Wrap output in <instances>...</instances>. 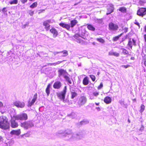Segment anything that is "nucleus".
Returning <instances> with one entry per match:
<instances>
[{
	"label": "nucleus",
	"mask_w": 146,
	"mask_h": 146,
	"mask_svg": "<svg viewBox=\"0 0 146 146\" xmlns=\"http://www.w3.org/2000/svg\"><path fill=\"white\" fill-rule=\"evenodd\" d=\"M66 137L67 139L70 141L82 139L84 137V134L82 131H80L73 133L72 131H67Z\"/></svg>",
	"instance_id": "f257e3e1"
},
{
	"label": "nucleus",
	"mask_w": 146,
	"mask_h": 146,
	"mask_svg": "<svg viewBox=\"0 0 146 146\" xmlns=\"http://www.w3.org/2000/svg\"><path fill=\"white\" fill-rule=\"evenodd\" d=\"M9 123L7 117L4 116H0V128L4 130L9 129Z\"/></svg>",
	"instance_id": "f03ea898"
},
{
	"label": "nucleus",
	"mask_w": 146,
	"mask_h": 146,
	"mask_svg": "<svg viewBox=\"0 0 146 146\" xmlns=\"http://www.w3.org/2000/svg\"><path fill=\"white\" fill-rule=\"evenodd\" d=\"M77 23L78 21L77 20L74 19L70 21V25L66 23H61L59 25L60 26L66 29L67 30H69L70 27L72 28Z\"/></svg>",
	"instance_id": "7ed1b4c3"
},
{
	"label": "nucleus",
	"mask_w": 146,
	"mask_h": 146,
	"mask_svg": "<svg viewBox=\"0 0 146 146\" xmlns=\"http://www.w3.org/2000/svg\"><path fill=\"white\" fill-rule=\"evenodd\" d=\"M59 76L60 77L61 76H63L64 78L68 82L69 84H71L72 83L71 80L70 78L68 76V74L63 69H60L58 71Z\"/></svg>",
	"instance_id": "20e7f679"
},
{
	"label": "nucleus",
	"mask_w": 146,
	"mask_h": 146,
	"mask_svg": "<svg viewBox=\"0 0 146 146\" xmlns=\"http://www.w3.org/2000/svg\"><path fill=\"white\" fill-rule=\"evenodd\" d=\"M66 86H65L62 91L60 92H57L56 93V95L58 99L62 101L64 103L66 102V101L64 100V99L66 92Z\"/></svg>",
	"instance_id": "39448f33"
},
{
	"label": "nucleus",
	"mask_w": 146,
	"mask_h": 146,
	"mask_svg": "<svg viewBox=\"0 0 146 146\" xmlns=\"http://www.w3.org/2000/svg\"><path fill=\"white\" fill-rule=\"evenodd\" d=\"M15 119L17 120H26L27 119V115L25 113H22L20 114L14 115Z\"/></svg>",
	"instance_id": "423d86ee"
},
{
	"label": "nucleus",
	"mask_w": 146,
	"mask_h": 146,
	"mask_svg": "<svg viewBox=\"0 0 146 146\" xmlns=\"http://www.w3.org/2000/svg\"><path fill=\"white\" fill-rule=\"evenodd\" d=\"M21 126L24 129H27L33 126V124L31 121H27L22 123Z\"/></svg>",
	"instance_id": "0eeeda50"
},
{
	"label": "nucleus",
	"mask_w": 146,
	"mask_h": 146,
	"mask_svg": "<svg viewBox=\"0 0 146 146\" xmlns=\"http://www.w3.org/2000/svg\"><path fill=\"white\" fill-rule=\"evenodd\" d=\"M87 98L84 96H81L80 97L78 103L80 106H81L84 105L86 102Z\"/></svg>",
	"instance_id": "6e6552de"
},
{
	"label": "nucleus",
	"mask_w": 146,
	"mask_h": 146,
	"mask_svg": "<svg viewBox=\"0 0 146 146\" xmlns=\"http://www.w3.org/2000/svg\"><path fill=\"white\" fill-rule=\"evenodd\" d=\"M137 15L143 17L146 14V8H141L137 12Z\"/></svg>",
	"instance_id": "1a4fd4ad"
},
{
	"label": "nucleus",
	"mask_w": 146,
	"mask_h": 146,
	"mask_svg": "<svg viewBox=\"0 0 146 146\" xmlns=\"http://www.w3.org/2000/svg\"><path fill=\"white\" fill-rule=\"evenodd\" d=\"M109 28L110 30L116 31L118 29V27L116 24L111 22L109 24Z\"/></svg>",
	"instance_id": "9d476101"
},
{
	"label": "nucleus",
	"mask_w": 146,
	"mask_h": 146,
	"mask_svg": "<svg viewBox=\"0 0 146 146\" xmlns=\"http://www.w3.org/2000/svg\"><path fill=\"white\" fill-rule=\"evenodd\" d=\"M15 118L14 115L13 117H11V126L12 128H15L18 127V125L17 123L15 121Z\"/></svg>",
	"instance_id": "9b49d317"
},
{
	"label": "nucleus",
	"mask_w": 146,
	"mask_h": 146,
	"mask_svg": "<svg viewBox=\"0 0 146 146\" xmlns=\"http://www.w3.org/2000/svg\"><path fill=\"white\" fill-rule=\"evenodd\" d=\"M14 105L18 108H23L25 106V103L23 102L19 101H16L14 102Z\"/></svg>",
	"instance_id": "f8f14e48"
},
{
	"label": "nucleus",
	"mask_w": 146,
	"mask_h": 146,
	"mask_svg": "<svg viewBox=\"0 0 146 146\" xmlns=\"http://www.w3.org/2000/svg\"><path fill=\"white\" fill-rule=\"evenodd\" d=\"M51 20L49 19L44 21L43 23V25L45 27V28L47 31H48L50 29V25L49 23L51 22Z\"/></svg>",
	"instance_id": "ddd939ff"
},
{
	"label": "nucleus",
	"mask_w": 146,
	"mask_h": 146,
	"mask_svg": "<svg viewBox=\"0 0 146 146\" xmlns=\"http://www.w3.org/2000/svg\"><path fill=\"white\" fill-rule=\"evenodd\" d=\"M37 98V94H35L33 96V98L31 101H29L28 104V107H31V106L35 102Z\"/></svg>",
	"instance_id": "4468645a"
},
{
	"label": "nucleus",
	"mask_w": 146,
	"mask_h": 146,
	"mask_svg": "<svg viewBox=\"0 0 146 146\" xmlns=\"http://www.w3.org/2000/svg\"><path fill=\"white\" fill-rule=\"evenodd\" d=\"M61 83L59 81H56L54 84L53 86L54 88L59 89L61 86Z\"/></svg>",
	"instance_id": "2eb2a0df"
},
{
	"label": "nucleus",
	"mask_w": 146,
	"mask_h": 146,
	"mask_svg": "<svg viewBox=\"0 0 146 146\" xmlns=\"http://www.w3.org/2000/svg\"><path fill=\"white\" fill-rule=\"evenodd\" d=\"M21 133L20 129H18L16 130H13L10 132L11 135H19Z\"/></svg>",
	"instance_id": "dca6fc26"
},
{
	"label": "nucleus",
	"mask_w": 146,
	"mask_h": 146,
	"mask_svg": "<svg viewBox=\"0 0 146 146\" xmlns=\"http://www.w3.org/2000/svg\"><path fill=\"white\" fill-rule=\"evenodd\" d=\"M104 101L106 104H109L111 102V99L109 96H107L105 98Z\"/></svg>",
	"instance_id": "f3484780"
},
{
	"label": "nucleus",
	"mask_w": 146,
	"mask_h": 146,
	"mask_svg": "<svg viewBox=\"0 0 146 146\" xmlns=\"http://www.w3.org/2000/svg\"><path fill=\"white\" fill-rule=\"evenodd\" d=\"M135 41L133 39H132V41L130 39L129 40L128 44L131 48H132L133 45H135Z\"/></svg>",
	"instance_id": "a211bd4d"
},
{
	"label": "nucleus",
	"mask_w": 146,
	"mask_h": 146,
	"mask_svg": "<svg viewBox=\"0 0 146 146\" xmlns=\"http://www.w3.org/2000/svg\"><path fill=\"white\" fill-rule=\"evenodd\" d=\"M50 32L53 34V37H55L58 35L57 31L54 28H52L50 30Z\"/></svg>",
	"instance_id": "6ab92c4d"
},
{
	"label": "nucleus",
	"mask_w": 146,
	"mask_h": 146,
	"mask_svg": "<svg viewBox=\"0 0 146 146\" xmlns=\"http://www.w3.org/2000/svg\"><path fill=\"white\" fill-rule=\"evenodd\" d=\"M109 55H113L116 57H118L119 56V54L116 52H114L113 51H111L109 52Z\"/></svg>",
	"instance_id": "aec40b11"
},
{
	"label": "nucleus",
	"mask_w": 146,
	"mask_h": 146,
	"mask_svg": "<svg viewBox=\"0 0 146 146\" xmlns=\"http://www.w3.org/2000/svg\"><path fill=\"white\" fill-rule=\"evenodd\" d=\"M51 86V85L50 84H48L46 89V92L48 96L49 95L50 93V88Z\"/></svg>",
	"instance_id": "412c9836"
},
{
	"label": "nucleus",
	"mask_w": 146,
	"mask_h": 146,
	"mask_svg": "<svg viewBox=\"0 0 146 146\" xmlns=\"http://www.w3.org/2000/svg\"><path fill=\"white\" fill-rule=\"evenodd\" d=\"M113 9L114 8L113 5L110 6V8L108 9V12L106 13L107 15H108L112 12L113 11Z\"/></svg>",
	"instance_id": "4be33fe9"
},
{
	"label": "nucleus",
	"mask_w": 146,
	"mask_h": 146,
	"mask_svg": "<svg viewBox=\"0 0 146 146\" xmlns=\"http://www.w3.org/2000/svg\"><path fill=\"white\" fill-rule=\"evenodd\" d=\"M71 98L73 99L77 95V94L75 91L73 90L71 92Z\"/></svg>",
	"instance_id": "5701e85b"
},
{
	"label": "nucleus",
	"mask_w": 146,
	"mask_h": 146,
	"mask_svg": "<svg viewBox=\"0 0 146 146\" xmlns=\"http://www.w3.org/2000/svg\"><path fill=\"white\" fill-rule=\"evenodd\" d=\"M83 84L85 85H87L89 83V81L88 78L87 77L85 78L83 81Z\"/></svg>",
	"instance_id": "b1692460"
},
{
	"label": "nucleus",
	"mask_w": 146,
	"mask_h": 146,
	"mask_svg": "<svg viewBox=\"0 0 146 146\" xmlns=\"http://www.w3.org/2000/svg\"><path fill=\"white\" fill-rule=\"evenodd\" d=\"M60 53H63V54L62 55V56L63 57L66 56L68 54V51L66 50H64L62 51H60Z\"/></svg>",
	"instance_id": "393cba45"
},
{
	"label": "nucleus",
	"mask_w": 146,
	"mask_h": 146,
	"mask_svg": "<svg viewBox=\"0 0 146 146\" xmlns=\"http://www.w3.org/2000/svg\"><path fill=\"white\" fill-rule=\"evenodd\" d=\"M87 28L88 29L92 31H94L95 29V28L91 25H88L87 26Z\"/></svg>",
	"instance_id": "a878e982"
},
{
	"label": "nucleus",
	"mask_w": 146,
	"mask_h": 146,
	"mask_svg": "<svg viewBox=\"0 0 146 146\" xmlns=\"http://www.w3.org/2000/svg\"><path fill=\"white\" fill-rule=\"evenodd\" d=\"M119 10L122 13H125L126 11V9L125 7H121L119 9Z\"/></svg>",
	"instance_id": "bb28decb"
},
{
	"label": "nucleus",
	"mask_w": 146,
	"mask_h": 146,
	"mask_svg": "<svg viewBox=\"0 0 146 146\" xmlns=\"http://www.w3.org/2000/svg\"><path fill=\"white\" fill-rule=\"evenodd\" d=\"M18 0H13L9 2V3L11 4H16L18 3Z\"/></svg>",
	"instance_id": "cd10ccee"
},
{
	"label": "nucleus",
	"mask_w": 146,
	"mask_h": 146,
	"mask_svg": "<svg viewBox=\"0 0 146 146\" xmlns=\"http://www.w3.org/2000/svg\"><path fill=\"white\" fill-rule=\"evenodd\" d=\"M96 39L97 41L102 43H104L105 42L104 40L101 38H97Z\"/></svg>",
	"instance_id": "c85d7f7f"
},
{
	"label": "nucleus",
	"mask_w": 146,
	"mask_h": 146,
	"mask_svg": "<svg viewBox=\"0 0 146 146\" xmlns=\"http://www.w3.org/2000/svg\"><path fill=\"white\" fill-rule=\"evenodd\" d=\"M37 5V2H35L33 3V4L31 5L30 7L31 8H33L36 7Z\"/></svg>",
	"instance_id": "c756f323"
},
{
	"label": "nucleus",
	"mask_w": 146,
	"mask_h": 146,
	"mask_svg": "<svg viewBox=\"0 0 146 146\" xmlns=\"http://www.w3.org/2000/svg\"><path fill=\"white\" fill-rule=\"evenodd\" d=\"M121 50H122V52L125 55H127L128 54V51L124 48H122Z\"/></svg>",
	"instance_id": "7c9ffc66"
},
{
	"label": "nucleus",
	"mask_w": 146,
	"mask_h": 146,
	"mask_svg": "<svg viewBox=\"0 0 146 146\" xmlns=\"http://www.w3.org/2000/svg\"><path fill=\"white\" fill-rule=\"evenodd\" d=\"M123 33H121L118 36H116L113 38V40L114 41H117L118 38L123 35Z\"/></svg>",
	"instance_id": "2f4dec72"
},
{
	"label": "nucleus",
	"mask_w": 146,
	"mask_h": 146,
	"mask_svg": "<svg viewBox=\"0 0 146 146\" xmlns=\"http://www.w3.org/2000/svg\"><path fill=\"white\" fill-rule=\"evenodd\" d=\"M144 51L146 53V46L143 49V52L141 54L143 57H145V54H144Z\"/></svg>",
	"instance_id": "473e14b6"
},
{
	"label": "nucleus",
	"mask_w": 146,
	"mask_h": 146,
	"mask_svg": "<svg viewBox=\"0 0 146 146\" xmlns=\"http://www.w3.org/2000/svg\"><path fill=\"white\" fill-rule=\"evenodd\" d=\"M141 109L140 110V111L141 113L145 109V106L143 105H142L141 106Z\"/></svg>",
	"instance_id": "72a5a7b5"
},
{
	"label": "nucleus",
	"mask_w": 146,
	"mask_h": 146,
	"mask_svg": "<svg viewBox=\"0 0 146 146\" xmlns=\"http://www.w3.org/2000/svg\"><path fill=\"white\" fill-rule=\"evenodd\" d=\"M3 103L2 102L0 101V112H1V113H3V111H2L1 110V108H3Z\"/></svg>",
	"instance_id": "f704fd0d"
},
{
	"label": "nucleus",
	"mask_w": 146,
	"mask_h": 146,
	"mask_svg": "<svg viewBox=\"0 0 146 146\" xmlns=\"http://www.w3.org/2000/svg\"><path fill=\"white\" fill-rule=\"evenodd\" d=\"M90 76L93 81H95L96 77L94 76L93 75H90Z\"/></svg>",
	"instance_id": "c9c22d12"
},
{
	"label": "nucleus",
	"mask_w": 146,
	"mask_h": 146,
	"mask_svg": "<svg viewBox=\"0 0 146 146\" xmlns=\"http://www.w3.org/2000/svg\"><path fill=\"white\" fill-rule=\"evenodd\" d=\"M61 62H62L61 61H58V62H55V63H51V65L55 66L56 65L59 64L61 63Z\"/></svg>",
	"instance_id": "e433bc0d"
},
{
	"label": "nucleus",
	"mask_w": 146,
	"mask_h": 146,
	"mask_svg": "<svg viewBox=\"0 0 146 146\" xmlns=\"http://www.w3.org/2000/svg\"><path fill=\"white\" fill-rule=\"evenodd\" d=\"M50 52H52L53 54H54V56H55L57 54L59 53H60V52H52L50 51Z\"/></svg>",
	"instance_id": "4c0bfd02"
},
{
	"label": "nucleus",
	"mask_w": 146,
	"mask_h": 146,
	"mask_svg": "<svg viewBox=\"0 0 146 146\" xmlns=\"http://www.w3.org/2000/svg\"><path fill=\"white\" fill-rule=\"evenodd\" d=\"M93 94L94 96H97L98 95L99 92H94L93 93Z\"/></svg>",
	"instance_id": "58836bf2"
},
{
	"label": "nucleus",
	"mask_w": 146,
	"mask_h": 146,
	"mask_svg": "<svg viewBox=\"0 0 146 146\" xmlns=\"http://www.w3.org/2000/svg\"><path fill=\"white\" fill-rule=\"evenodd\" d=\"M103 86V84L102 83H100V86L98 87V89H101V88H102Z\"/></svg>",
	"instance_id": "ea45409f"
},
{
	"label": "nucleus",
	"mask_w": 146,
	"mask_h": 146,
	"mask_svg": "<svg viewBox=\"0 0 146 146\" xmlns=\"http://www.w3.org/2000/svg\"><path fill=\"white\" fill-rule=\"evenodd\" d=\"M7 11V7H4V8L3 9H2V11L3 12H6Z\"/></svg>",
	"instance_id": "a19ab883"
},
{
	"label": "nucleus",
	"mask_w": 146,
	"mask_h": 146,
	"mask_svg": "<svg viewBox=\"0 0 146 146\" xmlns=\"http://www.w3.org/2000/svg\"><path fill=\"white\" fill-rule=\"evenodd\" d=\"M21 2L23 3H25L26 2L27 0H21Z\"/></svg>",
	"instance_id": "79ce46f5"
},
{
	"label": "nucleus",
	"mask_w": 146,
	"mask_h": 146,
	"mask_svg": "<svg viewBox=\"0 0 146 146\" xmlns=\"http://www.w3.org/2000/svg\"><path fill=\"white\" fill-rule=\"evenodd\" d=\"M34 13L33 11H31L29 13V14L31 16H32Z\"/></svg>",
	"instance_id": "37998d69"
},
{
	"label": "nucleus",
	"mask_w": 146,
	"mask_h": 146,
	"mask_svg": "<svg viewBox=\"0 0 146 146\" xmlns=\"http://www.w3.org/2000/svg\"><path fill=\"white\" fill-rule=\"evenodd\" d=\"M28 26V24H26L23 25L22 26V28H25L26 27V26Z\"/></svg>",
	"instance_id": "c03bdc74"
},
{
	"label": "nucleus",
	"mask_w": 146,
	"mask_h": 146,
	"mask_svg": "<svg viewBox=\"0 0 146 146\" xmlns=\"http://www.w3.org/2000/svg\"><path fill=\"white\" fill-rule=\"evenodd\" d=\"M129 66L128 65H123L122 67L125 68H127L129 67Z\"/></svg>",
	"instance_id": "a18cd8bd"
},
{
	"label": "nucleus",
	"mask_w": 146,
	"mask_h": 146,
	"mask_svg": "<svg viewBox=\"0 0 146 146\" xmlns=\"http://www.w3.org/2000/svg\"><path fill=\"white\" fill-rule=\"evenodd\" d=\"M135 23L136 25H137L139 27V23L138 22H137L136 21V20L135 21Z\"/></svg>",
	"instance_id": "49530a36"
},
{
	"label": "nucleus",
	"mask_w": 146,
	"mask_h": 146,
	"mask_svg": "<svg viewBox=\"0 0 146 146\" xmlns=\"http://www.w3.org/2000/svg\"><path fill=\"white\" fill-rule=\"evenodd\" d=\"M77 41L78 43H81L82 41V40H81L78 39L77 40Z\"/></svg>",
	"instance_id": "de8ad7c7"
},
{
	"label": "nucleus",
	"mask_w": 146,
	"mask_h": 146,
	"mask_svg": "<svg viewBox=\"0 0 146 146\" xmlns=\"http://www.w3.org/2000/svg\"><path fill=\"white\" fill-rule=\"evenodd\" d=\"M127 28H125V29H124V31L125 33L127 32Z\"/></svg>",
	"instance_id": "09e8293b"
},
{
	"label": "nucleus",
	"mask_w": 146,
	"mask_h": 146,
	"mask_svg": "<svg viewBox=\"0 0 146 146\" xmlns=\"http://www.w3.org/2000/svg\"><path fill=\"white\" fill-rule=\"evenodd\" d=\"M96 110L98 111H100V108L99 107H96Z\"/></svg>",
	"instance_id": "8fccbe9b"
},
{
	"label": "nucleus",
	"mask_w": 146,
	"mask_h": 146,
	"mask_svg": "<svg viewBox=\"0 0 146 146\" xmlns=\"http://www.w3.org/2000/svg\"><path fill=\"white\" fill-rule=\"evenodd\" d=\"M144 38L145 40V42H146V35H144Z\"/></svg>",
	"instance_id": "3c124183"
},
{
	"label": "nucleus",
	"mask_w": 146,
	"mask_h": 146,
	"mask_svg": "<svg viewBox=\"0 0 146 146\" xmlns=\"http://www.w3.org/2000/svg\"><path fill=\"white\" fill-rule=\"evenodd\" d=\"M85 122L84 121H82L81 122V123L82 124H85Z\"/></svg>",
	"instance_id": "603ef678"
},
{
	"label": "nucleus",
	"mask_w": 146,
	"mask_h": 146,
	"mask_svg": "<svg viewBox=\"0 0 146 146\" xmlns=\"http://www.w3.org/2000/svg\"><path fill=\"white\" fill-rule=\"evenodd\" d=\"M144 64L145 66H146V59H145V60L144 62Z\"/></svg>",
	"instance_id": "864d4df0"
},
{
	"label": "nucleus",
	"mask_w": 146,
	"mask_h": 146,
	"mask_svg": "<svg viewBox=\"0 0 146 146\" xmlns=\"http://www.w3.org/2000/svg\"><path fill=\"white\" fill-rule=\"evenodd\" d=\"M95 104L96 105L98 106L99 104V103H96Z\"/></svg>",
	"instance_id": "5fc2aeb1"
},
{
	"label": "nucleus",
	"mask_w": 146,
	"mask_h": 146,
	"mask_svg": "<svg viewBox=\"0 0 146 146\" xmlns=\"http://www.w3.org/2000/svg\"><path fill=\"white\" fill-rule=\"evenodd\" d=\"M145 31L146 32V26L145 27Z\"/></svg>",
	"instance_id": "6e6d98bb"
},
{
	"label": "nucleus",
	"mask_w": 146,
	"mask_h": 146,
	"mask_svg": "<svg viewBox=\"0 0 146 146\" xmlns=\"http://www.w3.org/2000/svg\"><path fill=\"white\" fill-rule=\"evenodd\" d=\"M2 139V137H0V141Z\"/></svg>",
	"instance_id": "4d7b16f0"
},
{
	"label": "nucleus",
	"mask_w": 146,
	"mask_h": 146,
	"mask_svg": "<svg viewBox=\"0 0 146 146\" xmlns=\"http://www.w3.org/2000/svg\"><path fill=\"white\" fill-rule=\"evenodd\" d=\"M29 0L30 1H35V0Z\"/></svg>",
	"instance_id": "13d9d810"
},
{
	"label": "nucleus",
	"mask_w": 146,
	"mask_h": 146,
	"mask_svg": "<svg viewBox=\"0 0 146 146\" xmlns=\"http://www.w3.org/2000/svg\"><path fill=\"white\" fill-rule=\"evenodd\" d=\"M128 121H129V123H130V120H129V119H128Z\"/></svg>",
	"instance_id": "bf43d9fd"
},
{
	"label": "nucleus",
	"mask_w": 146,
	"mask_h": 146,
	"mask_svg": "<svg viewBox=\"0 0 146 146\" xmlns=\"http://www.w3.org/2000/svg\"><path fill=\"white\" fill-rule=\"evenodd\" d=\"M99 74V72H98V75Z\"/></svg>",
	"instance_id": "052dcab7"
},
{
	"label": "nucleus",
	"mask_w": 146,
	"mask_h": 146,
	"mask_svg": "<svg viewBox=\"0 0 146 146\" xmlns=\"http://www.w3.org/2000/svg\"><path fill=\"white\" fill-rule=\"evenodd\" d=\"M131 59H133V57H131Z\"/></svg>",
	"instance_id": "680f3d73"
},
{
	"label": "nucleus",
	"mask_w": 146,
	"mask_h": 146,
	"mask_svg": "<svg viewBox=\"0 0 146 146\" xmlns=\"http://www.w3.org/2000/svg\"><path fill=\"white\" fill-rule=\"evenodd\" d=\"M137 0H135V2H136V1H137Z\"/></svg>",
	"instance_id": "e2e57ef3"
}]
</instances>
